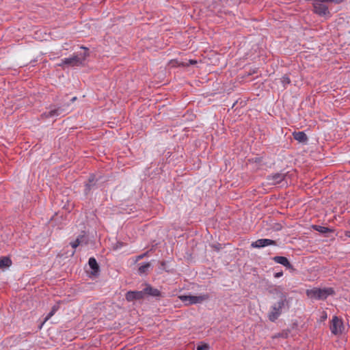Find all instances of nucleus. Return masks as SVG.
<instances>
[{"label": "nucleus", "instance_id": "5", "mask_svg": "<svg viewBox=\"0 0 350 350\" xmlns=\"http://www.w3.org/2000/svg\"><path fill=\"white\" fill-rule=\"evenodd\" d=\"M180 299L182 301L185 302L186 304H195L198 303H202L203 301L208 299L207 295H200V296H194V295H181L180 296Z\"/></svg>", "mask_w": 350, "mask_h": 350}, {"label": "nucleus", "instance_id": "17", "mask_svg": "<svg viewBox=\"0 0 350 350\" xmlns=\"http://www.w3.org/2000/svg\"><path fill=\"white\" fill-rule=\"evenodd\" d=\"M59 306L58 304L54 305L52 307L51 312L45 317L44 322L47 321L51 317H53L55 314V313L59 310Z\"/></svg>", "mask_w": 350, "mask_h": 350}, {"label": "nucleus", "instance_id": "23", "mask_svg": "<svg viewBox=\"0 0 350 350\" xmlns=\"http://www.w3.org/2000/svg\"><path fill=\"white\" fill-rule=\"evenodd\" d=\"M147 254H148V252H146V253H144V254H141V255L137 256L136 257V260H135V261L137 262V261H138V260H139L142 259L143 258H144L145 256H147Z\"/></svg>", "mask_w": 350, "mask_h": 350}, {"label": "nucleus", "instance_id": "21", "mask_svg": "<svg viewBox=\"0 0 350 350\" xmlns=\"http://www.w3.org/2000/svg\"><path fill=\"white\" fill-rule=\"evenodd\" d=\"M210 348L209 345L206 343H200L198 345L196 350H208Z\"/></svg>", "mask_w": 350, "mask_h": 350}, {"label": "nucleus", "instance_id": "7", "mask_svg": "<svg viewBox=\"0 0 350 350\" xmlns=\"http://www.w3.org/2000/svg\"><path fill=\"white\" fill-rule=\"evenodd\" d=\"M275 241L269 239H260L252 242V247L254 248H260L268 245H275Z\"/></svg>", "mask_w": 350, "mask_h": 350}, {"label": "nucleus", "instance_id": "22", "mask_svg": "<svg viewBox=\"0 0 350 350\" xmlns=\"http://www.w3.org/2000/svg\"><path fill=\"white\" fill-rule=\"evenodd\" d=\"M281 81L284 86H286V85H288L291 83L289 77L286 75H284L282 77Z\"/></svg>", "mask_w": 350, "mask_h": 350}, {"label": "nucleus", "instance_id": "2", "mask_svg": "<svg viewBox=\"0 0 350 350\" xmlns=\"http://www.w3.org/2000/svg\"><path fill=\"white\" fill-rule=\"evenodd\" d=\"M286 303V296L283 294H280V299L271 306V310L269 312L268 317L271 321L274 322L278 319L282 314V309L284 308Z\"/></svg>", "mask_w": 350, "mask_h": 350}, {"label": "nucleus", "instance_id": "25", "mask_svg": "<svg viewBox=\"0 0 350 350\" xmlns=\"http://www.w3.org/2000/svg\"><path fill=\"white\" fill-rule=\"evenodd\" d=\"M88 182L90 183H95L96 184V181H95V176L94 175H91L88 179Z\"/></svg>", "mask_w": 350, "mask_h": 350}, {"label": "nucleus", "instance_id": "16", "mask_svg": "<svg viewBox=\"0 0 350 350\" xmlns=\"http://www.w3.org/2000/svg\"><path fill=\"white\" fill-rule=\"evenodd\" d=\"M12 264V260L7 256H3L0 258V268L10 267Z\"/></svg>", "mask_w": 350, "mask_h": 350}, {"label": "nucleus", "instance_id": "29", "mask_svg": "<svg viewBox=\"0 0 350 350\" xmlns=\"http://www.w3.org/2000/svg\"><path fill=\"white\" fill-rule=\"evenodd\" d=\"M77 99V97H73L72 99H71V101L72 102H74L75 100H76Z\"/></svg>", "mask_w": 350, "mask_h": 350}, {"label": "nucleus", "instance_id": "13", "mask_svg": "<svg viewBox=\"0 0 350 350\" xmlns=\"http://www.w3.org/2000/svg\"><path fill=\"white\" fill-rule=\"evenodd\" d=\"M293 137L295 140L301 143H306L308 141V137L303 131L294 132Z\"/></svg>", "mask_w": 350, "mask_h": 350}, {"label": "nucleus", "instance_id": "26", "mask_svg": "<svg viewBox=\"0 0 350 350\" xmlns=\"http://www.w3.org/2000/svg\"><path fill=\"white\" fill-rule=\"evenodd\" d=\"M282 275H283V272L280 271V272L275 273L274 274V277L276 278H278L281 277Z\"/></svg>", "mask_w": 350, "mask_h": 350}, {"label": "nucleus", "instance_id": "10", "mask_svg": "<svg viewBox=\"0 0 350 350\" xmlns=\"http://www.w3.org/2000/svg\"><path fill=\"white\" fill-rule=\"evenodd\" d=\"M63 109L61 107L51 109L49 111H46L42 113V116L45 118H53L56 117L62 114Z\"/></svg>", "mask_w": 350, "mask_h": 350}, {"label": "nucleus", "instance_id": "3", "mask_svg": "<svg viewBox=\"0 0 350 350\" xmlns=\"http://www.w3.org/2000/svg\"><path fill=\"white\" fill-rule=\"evenodd\" d=\"M334 293L332 288L308 289L306 291V295L308 297L317 299H325L329 295H333Z\"/></svg>", "mask_w": 350, "mask_h": 350}, {"label": "nucleus", "instance_id": "8", "mask_svg": "<svg viewBox=\"0 0 350 350\" xmlns=\"http://www.w3.org/2000/svg\"><path fill=\"white\" fill-rule=\"evenodd\" d=\"M126 299L128 301H133L134 300H139L144 297V292L140 291H129L126 294Z\"/></svg>", "mask_w": 350, "mask_h": 350}, {"label": "nucleus", "instance_id": "11", "mask_svg": "<svg viewBox=\"0 0 350 350\" xmlns=\"http://www.w3.org/2000/svg\"><path fill=\"white\" fill-rule=\"evenodd\" d=\"M273 260L275 262L282 265L283 266L286 267V268H291V265L288 260L284 257V256H275L273 258Z\"/></svg>", "mask_w": 350, "mask_h": 350}, {"label": "nucleus", "instance_id": "27", "mask_svg": "<svg viewBox=\"0 0 350 350\" xmlns=\"http://www.w3.org/2000/svg\"><path fill=\"white\" fill-rule=\"evenodd\" d=\"M212 247L214 248V250H215L216 251H219L221 246H220V245H213Z\"/></svg>", "mask_w": 350, "mask_h": 350}, {"label": "nucleus", "instance_id": "19", "mask_svg": "<svg viewBox=\"0 0 350 350\" xmlns=\"http://www.w3.org/2000/svg\"><path fill=\"white\" fill-rule=\"evenodd\" d=\"M77 241H79L80 245H87L88 244V239L85 234H82L79 236L77 238Z\"/></svg>", "mask_w": 350, "mask_h": 350}, {"label": "nucleus", "instance_id": "14", "mask_svg": "<svg viewBox=\"0 0 350 350\" xmlns=\"http://www.w3.org/2000/svg\"><path fill=\"white\" fill-rule=\"evenodd\" d=\"M88 264L90 268L92 269V274L97 275L99 272V266L96 260V259L93 257L90 258L88 261Z\"/></svg>", "mask_w": 350, "mask_h": 350}, {"label": "nucleus", "instance_id": "24", "mask_svg": "<svg viewBox=\"0 0 350 350\" xmlns=\"http://www.w3.org/2000/svg\"><path fill=\"white\" fill-rule=\"evenodd\" d=\"M70 244L73 248H76L77 246L81 245L79 244V241H77V239L74 242L71 243Z\"/></svg>", "mask_w": 350, "mask_h": 350}, {"label": "nucleus", "instance_id": "1", "mask_svg": "<svg viewBox=\"0 0 350 350\" xmlns=\"http://www.w3.org/2000/svg\"><path fill=\"white\" fill-rule=\"evenodd\" d=\"M343 0H314L313 1L314 12L320 16H329L327 4L329 3H334L336 4L340 3Z\"/></svg>", "mask_w": 350, "mask_h": 350}, {"label": "nucleus", "instance_id": "12", "mask_svg": "<svg viewBox=\"0 0 350 350\" xmlns=\"http://www.w3.org/2000/svg\"><path fill=\"white\" fill-rule=\"evenodd\" d=\"M143 291L144 292V295L147 294L152 297H159L161 295V293L158 289L152 288L150 285H147Z\"/></svg>", "mask_w": 350, "mask_h": 350}, {"label": "nucleus", "instance_id": "15", "mask_svg": "<svg viewBox=\"0 0 350 350\" xmlns=\"http://www.w3.org/2000/svg\"><path fill=\"white\" fill-rule=\"evenodd\" d=\"M312 228L322 234H326V233H328V232H332V230L329 228H327V227H325V226H319V225H313L312 226Z\"/></svg>", "mask_w": 350, "mask_h": 350}, {"label": "nucleus", "instance_id": "28", "mask_svg": "<svg viewBox=\"0 0 350 350\" xmlns=\"http://www.w3.org/2000/svg\"><path fill=\"white\" fill-rule=\"evenodd\" d=\"M196 63H197V61H196V60H192L191 59V60L189 61V64H191V65L196 64Z\"/></svg>", "mask_w": 350, "mask_h": 350}, {"label": "nucleus", "instance_id": "9", "mask_svg": "<svg viewBox=\"0 0 350 350\" xmlns=\"http://www.w3.org/2000/svg\"><path fill=\"white\" fill-rule=\"evenodd\" d=\"M286 175L282 173H275L268 176L267 179L270 184L276 185L280 183L286 178Z\"/></svg>", "mask_w": 350, "mask_h": 350}, {"label": "nucleus", "instance_id": "20", "mask_svg": "<svg viewBox=\"0 0 350 350\" xmlns=\"http://www.w3.org/2000/svg\"><path fill=\"white\" fill-rule=\"evenodd\" d=\"M95 183L88 182L85 184V194L88 195L90 190L94 187Z\"/></svg>", "mask_w": 350, "mask_h": 350}, {"label": "nucleus", "instance_id": "6", "mask_svg": "<svg viewBox=\"0 0 350 350\" xmlns=\"http://www.w3.org/2000/svg\"><path fill=\"white\" fill-rule=\"evenodd\" d=\"M343 329L344 326L342 320L336 316L334 317L330 325L331 332L334 335H338L342 334Z\"/></svg>", "mask_w": 350, "mask_h": 350}, {"label": "nucleus", "instance_id": "18", "mask_svg": "<svg viewBox=\"0 0 350 350\" xmlns=\"http://www.w3.org/2000/svg\"><path fill=\"white\" fill-rule=\"evenodd\" d=\"M151 265L150 262H146L142 265H141L138 271L140 274L146 273L148 271L149 268L150 267Z\"/></svg>", "mask_w": 350, "mask_h": 350}, {"label": "nucleus", "instance_id": "4", "mask_svg": "<svg viewBox=\"0 0 350 350\" xmlns=\"http://www.w3.org/2000/svg\"><path fill=\"white\" fill-rule=\"evenodd\" d=\"M87 56L88 53H84L83 55H75L72 57L62 59L61 62L57 65L62 67L79 66L83 64Z\"/></svg>", "mask_w": 350, "mask_h": 350}]
</instances>
